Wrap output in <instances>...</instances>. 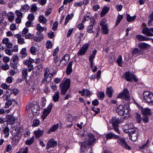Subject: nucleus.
I'll list each match as a JSON object with an SVG mask.
<instances>
[{
    "mask_svg": "<svg viewBox=\"0 0 153 153\" xmlns=\"http://www.w3.org/2000/svg\"><path fill=\"white\" fill-rule=\"evenodd\" d=\"M49 71V70L48 71H46L45 73L44 74V78L42 80V83H41V85H48L49 82L47 81V79L49 77L50 78V80H51L54 74H56V73H55L54 72L51 73H49V74H48V72Z\"/></svg>",
    "mask_w": 153,
    "mask_h": 153,
    "instance_id": "1",
    "label": "nucleus"
},
{
    "mask_svg": "<svg viewBox=\"0 0 153 153\" xmlns=\"http://www.w3.org/2000/svg\"><path fill=\"white\" fill-rule=\"evenodd\" d=\"M117 97V98L127 100H129L130 97L129 91L127 89H125L122 92L118 94Z\"/></svg>",
    "mask_w": 153,
    "mask_h": 153,
    "instance_id": "2",
    "label": "nucleus"
},
{
    "mask_svg": "<svg viewBox=\"0 0 153 153\" xmlns=\"http://www.w3.org/2000/svg\"><path fill=\"white\" fill-rule=\"evenodd\" d=\"M102 27V33L103 34H107L108 33L109 29L105 19H102L100 23Z\"/></svg>",
    "mask_w": 153,
    "mask_h": 153,
    "instance_id": "3",
    "label": "nucleus"
},
{
    "mask_svg": "<svg viewBox=\"0 0 153 153\" xmlns=\"http://www.w3.org/2000/svg\"><path fill=\"white\" fill-rule=\"evenodd\" d=\"M53 105L52 103L51 102L47 108L44 109L43 112L41 116L42 118L43 119V121L44 120L47 116L50 113L52 110Z\"/></svg>",
    "mask_w": 153,
    "mask_h": 153,
    "instance_id": "4",
    "label": "nucleus"
},
{
    "mask_svg": "<svg viewBox=\"0 0 153 153\" xmlns=\"http://www.w3.org/2000/svg\"><path fill=\"white\" fill-rule=\"evenodd\" d=\"M143 96L144 100L145 102L150 105L152 100L151 99L153 97V94L149 91H146L143 93Z\"/></svg>",
    "mask_w": 153,
    "mask_h": 153,
    "instance_id": "5",
    "label": "nucleus"
},
{
    "mask_svg": "<svg viewBox=\"0 0 153 153\" xmlns=\"http://www.w3.org/2000/svg\"><path fill=\"white\" fill-rule=\"evenodd\" d=\"M116 111L120 115L122 116L124 114H126L128 112V110L126 107L123 105H120L117 108Z\"/></svg>",
    "mask_w": 153,
    "mask_h": 153,
    "instance_id": "6",
    "label": "nucleus"
},
{
    "mask_svg": "<svg viewBox=\"0 0 153 153\" xmlns=\"http://www.w3.org/2000/svg\"><path fill=\"white\" fill-rule=\"evenodd\" d=\"M89 47L88 44L85 43L83 45L77 53L78 56L84 55L86 52Z\"/></svg>",
    "mask_w": 153,
    "mask_h": 153,
    "instance_id": "7",
    "label": "nucleus"
},
{
    "mask_svg": "<svg viewBox=\"0 0 153 153\" xmlns=\"http://www.w3.org/2000/svg\"><path fill=\"white\" fill-rule=\"evenodd\" d=\"M117 142L122 147L128 150L131 149V147L126 143L125 140L124 139L119 138L117 140Z\"/></svg>",
    "mask_w": 153,
    "mask_h": 153,
    "instance_id": "8",
    "label": "nucleus"
},
{
    "mask_svg": "<svg viewBox=\"0 0 153 153\" xmlns=\"http://www.w3.org/2000/svg\"><path fill=\"white\" fill-rule=\"evenodd\" d=\"M152 32L153 33V27L149 28L145 27L143 28L142 30V33L148 36H153V34L152 33Z\"/></svg>",
    "mask_w": 153,
    "mask_h": 153,
    "instance_id": "9",
    "label": "nucleus"
},
{
    "mask_svg": "<svg viewBox=\"0 0 153 153\" xmlns=\"http://www.w3.org/2000/svg\"><path fill=\"white\" fill-rule=\"evenodd\" d=\"M57 145V142L55 141L53 139H51L48 140L47 144L46 149L48 150L50 148H53L54 147L56 146Z\"/></svg>",
    "mask_w": 153,
    "mask_h": 153,
    "instance_id": "10",
    "label": "nucleus"
},
{
    "mask_svg": "<svg viewBox=\"0 0 153 153\" xmlns=\"http://www.w3.org/2000/svg\"><path fill=\"white\" fill-rule=\"evenodd\" d=\"M70 59L69 56L68 54H66L62 58V60L60 61V64H61L62 66L65 65L69 62Z\"/></svg>",
    "mask_w": 153,
    "mask_h": 153,
    "instance_id": "11",
    "label": "nucleus"
},
{
    "mask_svg": "<svg viewBox=\"0 0 153 153\" xmlns=\"http://www.w3.org/2000/svg\"><path fill=\"white\" fill-rule=\"evenodd\" d=\"M95 23V20L94 18L90 19L89 25L87 28V32L89 33L94 32L93 30V26Z\"/></svg>",
    "mask_w": 153,
    "mask_h": 153,
    "instance_id": "12",
    "label": "nucleus"
},
{
    "mask_svg": "<svg viewBox=\"0 0 153 153\" xmlns=\"http://www.w3.org/2000/svg\"><path fill=\"white\" fill-rule=\"evenodd\" d=\"M129 135V138H131L133 141H135L137 140L138 135V133L137 132H136L135 130L132 131L131 133Z\"/></svg>",
    "mask_w": 153,
    "mask_h": 153,
    "instance_id": "13",
    "label": "nucleus"
},
{
    "mask_svg": "<svg viewBox=\"0 0 153 153\" xmlns=\"http://www.w3.org/2000/svg\"><path fill=\"white\" fill-rule=\"evenodd\" d=\"M3 87L4 89L7 90V92L9 93L10 92V93L13 94L15 95H16L19 91L17 89H9V87Z\"/></svg>",
    "mask_w": 153,
    "mask_h": 153,
    "instance_id": "14",
    "label": "nucleus"
},
{
    "mask_svg": "<svg viewBox=\"0 0 153 153\" xmlns=\"http://www.w3.org/2000/svg\"><path fill=\"white\" fill-rule=\"evenodd\" d=\"M124 77L126 81L131 82L132 80L133 74L129 71L126 72L125 73Z\"/></svg>",
    "mask_w": 153,
    "mask_h": 153,
    "instance_id": "15",
    "label": "nucleus"
},
{
    "mask_svg": "<svg viewBox=\"0 0 153 153\" xmlns=\"http://www.w3.org/2000/svg\"><path fill=\"white\" fill-rule=\"evenodd\" d=\"M88 139L87 144L88 145H91L94 142L95 140L94 138V135L91 133L88 134Z\"/></svg>",
    "mask_w": 153,
    "mask_h": 153,
    "instance_id": "16",
    "label": "nucleus"
},
{
    "mask_svg": "<svg viewBox=\"0 0 153 153\" xmlns=\"http://www.w3.org/2000/svg\"><path fill=\"white\" fill-rule=\"evenodd\" d=\"M31 109L34 114V113H37L39 111L40 108L39 105L37 104L33 105L31 106Z\"/></svg>",
    "mask_w": 153,
    "mask_h": 153,
    "instance_id": "17",
    "label": "nucleus"
},
{
    "mask_svg": "<svg viewBox=\"0 0 153 153\" xmlns=\"http://www.w3.org/2000/svg\"><path fill=\"white\" fill-rule=\"evenodd\" d=\"M106 139H110L112 138L117 139L118 138L119 136L117 135L114 134L113 133H111L107 134L105 135Z\"/></svg>",
    "mask_w": 153,
    "mask_h": 153,
    "instance_id": "18",
    "label": "nucleus"
},
{
    "mask_svg": "<svg viewBox=\"0 0 153 153\" xmlns=\"http://www.w3.org/2000/svg\"><path fill=\"white\" fill-rule=\"evenodd\" d=\"M73 61L70 62L67 67L66 73L67 75H70L72 71V65Z\"/></svg>",
    "mask_w": 153,
    "mask_h": 153,
    "instance_id": "19",
    "label": "nucleus"
},
{
    "mask_svg": "<svg viewBox=\"0 0 153 153\" xmlns=\"http://www.w3.org/2000/svg\"><path fill=\"white\" fill-rule=\"evenodd\" d=\"M59 92L58 91H57L55 92L52 96V99L53 101L55 102H57L60 98L59 97Z\"/></svg>",
    "mask_w": 153,
    "mask_h": 153,
    "instance_id": "20",
    "label": "nucleus"
},
{
    "mask_svg": "<svg viewBox=\"0 0 153 153\" xmlns=\"http://www.w3.org/2000/svg\"><path fill=\"white\" fill-rule=\"evenodd\" d=\"M136 38L139 41H148L150 39L141 35H137L136 36Z\"/></svg>",
    "mask_w": 153,
    "mask_h": 153,
    "instance_id": "21",
    "label": "nucleus"
},
{
    "mask_svg": "<svg viewBox=\"0 0 153 153\" xmlns=\"http://www.w3.org/2000/svg\"><path fill=\"white\" fill-rule=\"evenodd\" d=\"M71 80L69 79H67L60 83V86H70Z\"/></svg>",
    "mask_w": 153,
    "mask_h": 153,
    "instance_id": "22",
    "label": "nucleus"
},
{
    "mask_svg": "<svg viewBox=\"0 0 153 153\" xmlns=\"http://www.w3.org/2000/svg\"><path fill=\"white\" fill-rule=\"evenodd\" d=\"M141 112L144 116H149L151 115L150 109L148 108L143 109Z\"/></svg>",
    "mask_w": 153,
    "mask_h": 153,
    "instance_id": "23",
    "label": "nucleus"
},
{
    "mask_svg": "<svg viewBox=\"0 0 153 153\" xmlns=\"http://www.w3.org/2000/svg\"><path fill=\"white\" fill-rule=\"evenodd\" d=\"M150 45L144 42H141L138 44V47L141 49H146L150 47Z\"/></svg>",
    "mask_w": 153,
    "mask_h": 153,
    "instance_id": "24",
    "label": "nucleus"
},
{
    "mask_svg": "<svg viewBox=\"0 0 153 153\" xmlns=\"http://www.w3.org/2000/svg\"><path fill=\"white\" fill-rule=\"evenodd\" d=\"M134 127L132 123H130L129 124L125 125L124 126V129L126 130H130L131 129H133Z\"/></svg>",
    "mask_w": 153,
    "mask_h": 153,
    "instance_id": "25",
    "label": "nucleus"
},
{
    "mask_svg": "<svg viewBox=\"0 0 153 153\" xmlns=\"http://www.w3.org/2000/svg\"><path fill=\"white\" fill-rule=\"evenodd\" d=\"M113 89L111 87H108L106 91V94L109 97H111L112 96Z\"/></svg>",
    "mask_w": 153,
    "mask_h": 153,
    "instance_id": "26",
    "label": "nucleus"
},
{
    "mask_svg": "<svg viewBox=\"0 0 153 153\" xmlns=\"http://www.w3.org/2000/svg\"><path fill=\"white\" fill-rule=\"evenodd\" d=\"M44 131L40 130L39 129L34 131V133L36 138H38L40 137L43 134Z\"/></svg>",
    "mask_w": 153,
    "mask_h": 153,
    "instance_id": "27",
    "label": "nucleus"
},
{
    "mask_svg": "<svg viewBox=\"0 0 153 153\" xmlns=\"http://www.w3.org/2000/svg\"><path fill=\"white\" fill-rule=\"evenodd\" d=\"M109 9V7H103L100 13L101 17L104 16L108 11Z\"/></svg>",
    "mask_w": 153,
    "mask_h": 153,
    "instance_id": "28",
    "label": "nucleus"
},
{
    "mask_svg": "<svg viewBox=\"0 0 153 153\" xmlns=\"http://www.w3.org/2000/svg\"><path fill=\"white\" fill-rule=\"evenodd\" d=\"M8 20L10 22H12L14 19L15 14L12 12H10L7 14Z\"/></svg>",
    "mask_w": 153,
    "mask_h": 153,
    "instance_id": "29",
    "label": "nucleus"
},
{
    "mask_svg": "<svg viewBox=\"0 0 153 153\" xmlns=\"http://www.w3.org/2000/svg\"><path fill=\"white\" fill-rule=\"evenodd\" d=\"M112 125H118L120 123V120L116 117H113L112 118Z\"/></svg>",
    "mask_w": 153,
    "mask_h": 153,
    "instance_id": "30",
    "label": "nucleus"
},
{
    "mask_svg": "<svg viewBox=\"0 0 153 153\" xmlns=\"http://www.w3.org/2000/svg\"><path fill=\"white\" fill-rule=\"evenodd\" d=\"M97 53V50H94L93 51L92 53V54L91 55L89 56V62H93V61L95 57V56L96 55Z\"/></svg>",
    "mask_w": 153,
    "mask_h": 153,
    "instance_id": "31",
    "label": "nucleus"
},
{
    "mask_svg": "<svg viewBox=\"0 0 153 153\" xmlns=\"http://www.w3.org/2000/svg\"><path fill=\"white\" fill-rule=\"evenodd\" d=\"M22 78L24 79H25L27 77L28 75L27 70L26 68H24L22 71Z\"/></svg>",
    "mask_w": 153,
    "mask_h": 153,
    "instance_id": "32",
    "label": "nucleus"
},
{
    "mask_svg": "<svg viewBox=\"0 0 153 153\" xmlns=\"http://www.w3.org/2000/svg\"><path fill=\"white\" fill-rule=\"evenodd\" d=\"M123 62L122 61V56L120 55H119L118 57L117 58V63L118 65L120 66H122V62Z\"/></svg>",
    "mask_w": 153,
    "mask_h": 153,
    "instance_id": "33",
    "label": "nucleus"
},
{
    "mask_svg": "<svg viewBox=\"0 0 153 153\" xmlns=\"http://www.w3.org/2000/svg\"><path fill=\"white\" fill-rule=\"evenodd\" d=\"M136 16H134L132 17L129 14H127V19L128 22H131L134 20L136 18Z\"/></svg>",
    "mask_w": 153,
    "mask_h": 153,
    "instance_id": "34",
    "label": "nucleus"
},
{
    "mask_svg": "<svg viewBox=\"0 0 153 153\" xmlns=\"http://www.w3.org/2000/svg\"><path fill=\"white\" fill-rule=\"evenodd\" d=\"M9 128L8 127H5L4 129L3 133L5 134L4 136L5 138L7 137L9 135Z\"/></svg>",
    "mask_w": 153,
    "mask_h": 153,
    "instance_id": "35",
    "label": "nucleus"
},
{
    "mask_svg": "<svg viewBox=\"0 0 153 153\" xmlns=\"http://www.w3.org/2000/svg\"><path fill=\"white\" fill-rule=\"evenodd\" d=\"M97 96L99 99L102 100L105 96V94L103 92L100 91L98 93Z\"/></svg>",
    "mask_w": 153,
    "mask_h": 153,
    "instance_id": "36",
    "label": "nucleus"
},
{
    "mask_svg": "<svg viewBox=\"0 0 153 153\" xmlns=\"http://www.w3.org/2000/svg\"><path fill=\"white\" fill-rule=\"evenodd\" d=\"M47 19L43 16H40L39 17V22L43 24H45L47 22Z\"/></svg>",
    "mask_w": 153,
    "mask_h": 153,
    "instance_id": "37",
    "label": "nucleus"
},
{
    "mask_svg": "<svg viewBox=\"0 0 153 153\" xmlns=\"http://www.w3.org/2000/svg\"><path fill=\"white\" fill-rule=\"evenodd\" d=\"M70 87H62L61 89V94L64 95Z\"/></svg>",
    "mask_w": 153,
    "mask_h": 153,
    "instance_id": "38",
    "label": "nucleus"
},
{
    "mask_svg": "<svg viewBox=\"0 0 153 153\" xmlns=\"http://www.w3.org/2000/svg\"><path fill=\"white\" fill-rule=\"evenodd\" d=\"M12 60L13 61V62H16V63H18L19 58L18 56L16 54L13 55L12 58Z\"/></svg>",
    "mask_w": 153,
    "mask_h": 153,
    "instance_id": "39",
    "label": "nucleus"
},
{
    "mask_svg": "<svg viewBox=\"0 0 153 153\" xmlns=\"http://www.w3.org/2000/svg\"><path fill=\"white\" fill-rule=\"evenodd\" d=\"M26 49L25 48H23L20 52V53L22 55L21 57L22 58H25L27 55V53L26 52Z\"/></svg>",
    "mask_w": 153,
    "mask_h": 153,
    "instance_id": "40",
    "label": "nucleus"
},
{
    "mask_svg": "<svg viewBox=\"0 0 153 153\" xmlns=\"http://www.w3.org/2000/svg\"><path fill=\"white\" fill-rule=\"evenodd\" d=\"M141 51L137 48H135L132 52V54L133 55L140 54L141 52Z\"/></svg>",
    "mask_w": 153,
    "mask_h": 153,
    "instance_id": "41",
    "label": "nucleus"
},
{
    "mask_svg": "<svg viewBox=\"0 0 153 153\" xmlns=\"http://www.w3.org/2000/svg\"><path fill=\"white\" fill-rule=\"evenodd\" d=\"M123 16L122 15H119L117 17V19L116 21V23L115 26H116L118 25L121 20L123 19Z\"/></svg>",
    "mask_w": 153,
    "mask_h": 153,
    "instance_id": "42",
    "label": "nucleus"
},
{
    "mask_svg": "<svg viewBox=\"0 0 153 153\" xmlns=\"http://www.w3.org/2000/svg\"><path fill=\"white\" fill-rule=\"evenodd\" d=\"M59 126V124H57L54 125L50 129L48 132H54L58 128Z\"/></svg>",
    "mask_w": 153,
    "mask_h": 153,
    "instance_id": "43",
    "label": "nucleus"
},
{
    "mask_svg": "<svg viewBox=\"0 0 153 153\" xmlns=\"http://www.w3.org/2000/svg\"><path fill=\"white\" fill-rule=\"evenodd\" d=\"M28 152V147H26L25 148H22L16 153H27Z\"/></svg>",
    "mask_w": 153,
    "mask_h": 153,
    "instance_id": "44",
    "label": "nucleus"
},
{
    "mask_svg": "<svg viewBox=\"0 0 153 153\" xmlns=\"http://www.w3.org/2000/svg\"><path fill=\"white\" fill-rule=\"evenodd\" d=\"M29 6L27 4H25L21 9V10L22 11L26 12L29 9Z\"/></svg>",
    "mask_w": 153,
    "mask_h": 153,
    "instance_id": "45",
    "label": "nucleus"
},
{
    "mask_svg": "<svg viewBox=\"0 0 153 153\" xmlns=\"http://www.w3.org/2000/svg\"><path fill=\"white\" fill-rule=\"evenodd\" d=\"M12 104V101L11 100H8L5 103V108H8L10 105Z\"/></svg>",
    "mask_w": 153,
    "mask_h": 153,
    "instance_id": "46",
    "label": "nucleus"
},
{
    "mask_svg": "<svg viewBox=\"0 0 153 153\" xmlns=\"http://www.w3.org/2000/svg\"><path fill=\"white\" fill-rule=\"evenodd\" d=\"M36 29L37 30L39 31V32H42L45 30L44 28L41 27L39 24H37L36 27Z\"/></svg>",
    "mask_w": 153,
    "mask_h": 153,
    "instance_id": "47",
    "label": "nucleus"
},
{
    "mask_svg": "<svg viewBox=\"0 0 153 153\" xmlns=\"http://www.w3.org/2000/svg\"><path fill=\"white\" fill-rule=\"evenodd\" d=\"M34 140L33 137H32L30 140H27L25 142V143L27 145H30L32 143Z\"/></svg>",
    "mask_w": 153,
    "mask_h": 153,
    "instance_id": "48",
    "label": "nucleus"
},
{
    "mask_svg": "<svg viewBox=\"0 0 153 153\" xmlns=\"http://www.w3.org/2000/svg\"><path fill=\"white\" fill-rule=\"evenodd\" d=\"M25 36V38L26 39H31L33 38V35L31 34L30 33H29L28 34H26L24 36Z\"/></svg>",
    "mask_w": 153,
    "mask_h": 153,
    "instance_id": "49",
    "label": "nucleus"
},
{
    "mask_svg": "<svg viewBox=\"0 0 153 153\" xmlns=\"http://www.w3.org/2000/svg\"><path fill=\"white\" fill-rule=\"evenodd\" d=\"M84 4L83 1H78L75 3L74 4L75 7H81Z\"/></svg>",
    "mask_w": 153,
    "mask_h": 153,
    "instance_id": "50",
    "label": "nucleus"
},
{
    "mask_svg": "<svg viewBox=\"0 0 153 153\" xmlns=\"http://www.w3.org/2000/svg\"><path fill=\"white\" fill-rule=\"evenodd\" d=\"M2 69L4 70H6L9 68V66L7 63L3 64L1 66Z\"/></svg>",
    "mask_w": 153,
    "mask_h": 153,
    "instance_id": "51",
    "label": "nucleus"
},
{
    "mask_svg": "<svg viewBox=\"0 0 153 153\" xmlns=\"http://www.w3.org/2000/svg\"><path fill=\"white\" fill-rule=\"evenodd\" d=\"M52 46L51 41H48L46 43V47L47 48H51Z\"/></svg>",
    "mask_w": 153,
    "mask_h": 153,
    "instance_id": "52",
    "label": "nucleus"
},
{
    "mask_svg": "<svg viewBox=\"0 0 153 153\" xmlns=\"http://www.w3.org/2000/svg\"><path fill=\"white\" fill-rule=\"evenodd\" d=\"M39 123V121L38 120H35L33 121V124L32 126H38Z\"/></svg>",
    "mask_w": 153,
    "mask_h": 153,
    "instance_id": "53",
    "label": "nucleus"
},
{
    "mask_svg": "<svg viewBox=\"0 0 153 153\" xmlns=\"http://www.w3.org/2000/svg\"><path fill=\"white\" fill-rule=\"evenodd\" d=\"M136 117L137 122L139 123H140L141 119L140 115L138 113H136Z\"/></svg>",
    "mask_w": 153,
    "mask_h": 153,
    "instance_id": "54",
    "label": "nucleus"
},
{
    "mask_svg": "<svg viewBox=\"0 0 153 153\" xmlns=\"http://www.w3.org/2000/svg\"><path fill=\"white\" fill-rule=\"evenodd\" d=\"M15 13L18 17H22L23 14L19 10H16V11Z\"/></svg>",
    "mask_w": 153,
    "mask_h": 153,
    "instance_id": "55",
    "label": "nucleus"
},
{
    "mask_svg": "<svg viewBox=\"0 0 153 153\" xmlns=\"http://www.w3.org/2000/svg\"><path fill=\"white\" fill-rule=\"evenodd\" d=\"M148 116H144L142 117V120L145 123L148 122L149 121V118L148 117Z\"/></svg>",
    "mask_w": 153,
    "mask_h": 153,
    "instance_id": "56",
    "label": "nucleus"
},
{
    "mask_svg": "<svg viewBox=\"0 0 153 153\" xmlns=\"http://www.w3.org/2000/svg\"><path fill=\"white\" fill-rule=\"evenodd\" d=\"M6 13L5 11L2 12L0 14V18H1V19L3 20L4 18L6 16Z\"/></svg>",
    "mask_w": 153,
    "mask_h": 153,
    "instance_id": "57",
    "label": "nucleus"
},
{
    "mask_svg": "<svg viewBox=\"0 0 153 153\" xmlns=\"http://www.w3.org/2000/svg\"><path fill=\"white\" fill-rule=\"evenodd\" d=\"M36 48L35 47H31L30 48V52L33 55H35Z\"/></svg>",
    "mask_w": 153,
    "mask_h": 153,
    "instance_id": "58",
    "label": "nucleus"
},
{
    "mask_svg": "<svg viewBox=\"0 0 153 153\" xmlns=\"http://www.w3.org/2000/svg\"><path fill=\"white\" fill-rule=\"evenodd\" d=\"M58 22H54L52 27V29L53 30L55 31L56 29L58 27Z\"/></svg>",
    "mask_w": 153,
    "mask_h": 153,
    "instance_id": "59",
    "label": "nucleus"
},
{
    "mask_svg": "<svg viewBox=\"0 0 153 153\" xmlns=\"http://www.w3.org/2000/svg\"><path fill=\"white\" fill-rule=\"evenodd\" d=\"M82 36V35L80 34V36H78L77 40L76 41L77 42V45H79L81 42Z\"/></svg>",
    "mask_w": 153,
    "mask_h": 153,
    "instance_id": "60",
    "label": "nucleus"
},
{
    "mask_svg": "<svg viewBox=\"0 0 153 153\" xmlns=\"http://www.w3.org/2000/svg\"><path fill=\"white\" fill-rule=\"evenodd\" d=\"M36 35L38 38L41 40L43 39V36L40 32L38 31L36 33Z\"/></svg>",
    "mask_w": 153,
    "mask_h": 153,
    "instance_id": "61",
    "label": "nucleus"
},
{
    "mask_svg": "<svg viewBox=\"0 0 153 153\" xmlns=\"http://www.w3.org/2000/svg\"><path fill=\"white\" fill-rule=\"evenodd\" d=\"M28 19L30 21H33L34 19V16L33 14H30L28 15Z\"/></svg>",
    "mask_w": 153,
    "mask_h": 153,
    "instance_id": "62",
    "label": "nucleus"
},
{
    "mask_svg": "<svg viewBox=\"0 0 153 153\" xmlns=\"http://www.w3.org/2000/svg\"><path fill=\"white\" fill-rule=\"evenodd\" d=\"M86 143L85 142H83L82 144L81 145V149H80V151L82 152H83L84 151V149L85 148V144H86Z\"/></svg>",
    "mask_w": 153,
    "mask_h": 153,
    "instance_id": "63",
    "label": "nucleus"
},
{
    "mask_svg": "<svg viewBox=\"0 0 153 153\" xmlns=\"http://www.w3.org/2000/svg\"><path fill=\"white\" fill-rule=\"evenodd\" d=\"M37 9V7L35 4H33L31 8V11L35 12Z\"/></svg>",
    "mask_w": 153,
    "mask_h": 153,
    "instance_id": "64",
    "label": "nucleus"
}]
</instances>
